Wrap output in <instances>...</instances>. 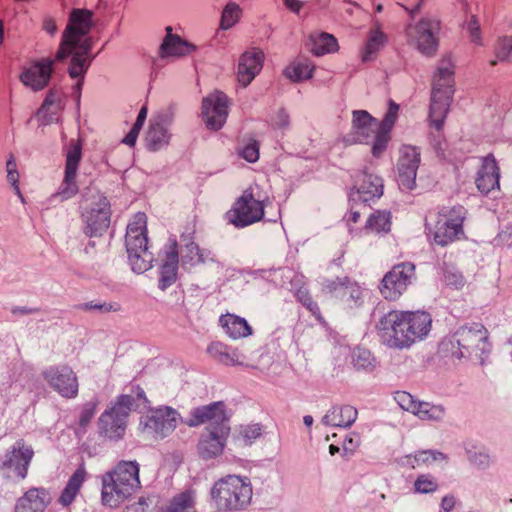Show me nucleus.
<instances>
[{"label": "nucleus", "instance_id": "obj_63", "mask_svg": "<svg viewBox=\"0 0 512 512\" xmlns=\"http://www.w3.org/2000/svg\"><path fill=\"white\" fill-rule=\"evenodd\" d=\"M207 353L219 361H222L224 355V345L221 342H213L208 346Z\"/></svg>", "mask_w": 512, "mask_h": 512}, {"label": "nucleus", "instance_id": "obj_54", "mask_svg": "<svg viewBox=\"0 0 512 512\" xmlns=\"http://www.w3.org/2000/svg\"><path fill=\"white\" fill-rule=\"evenodd\" d=\"M338 43L336 38L328 33H322L319 37V45L317 46V54H325L336 51Z\"/></svg>", "mask_w": 512, "mask_h": 512}, {"label": "nucleus", "instance_id": "obj_8", "mask_svg": "<svg viewBox=\"0 0 512 512\" xmlns=\"http://www.w3.org/2000/svg\"><path fill=\"white\" fill-rule=\"evenodd\" d=\"M466 209L462 205L443 206L439 209L430 233L435 244L445 247L465 237Z\"/></svg>", "mask_w": 512, "mask_h": 512}, {"label": "nucleus", "instance_id": "obj_37", "mask_svg": "<svg viewBox=\"0 0 512 512\" xmlns=\"http://www.w3.org/2000/svg\"><path fill=\"white\" fill-rule=\"evenodd\" d=\"M145 140L150 151H158L169 144L170 135L160 122L151 120Z\"/></svg>", "mask_w": 512, "mask_h": 512}, {"label": "nucleus", "instance_id": "obj_47", "mask_svg": "<svg viewBox=\"0 0 512 512\" xmlns=\"http://www.w3.org/2000/svg\"><path fill=\"white\" fill-rule=\"evenodd\" d=\"M439 485L437 480L431 474H420L414 482V492L419 494H428L437 491Z\"/></svg>", "mask_w": 512, "mask_h": 512}, {"label": "nucleus", "instance_id": "obj_46", "mask_svg": "<svg viewBox=\"0 0 512 512\" xmlns=\"http://www.w3.org/2000/svg\"><path fill=\"white\" fill-rule=\"evenodd\" d=\"M296 299L315 317L319 323L324 322L319 305L313 300L308 289L300 287L295 293Z\"/></svg>", "mask_w": 512, "mask_h": 512}, {"label": "nucleus", "instance_id": "obj_64", "mask_svg": "<svg viewBox=\"0 0 512 512\" xmlns=\"http://www.w3.org/2000/svg\"><path fill=\"white\" fill-rule=\"evenodd\" d=\"M149 504L145 498H140L137 502L126 506L124 512H146Z\"/></svg>", "mask_w": 512, "mask_h": 512}, {"label": "nucleus", "instance_id": "obj_41", "mask_svg": "<svg viewBox=\"0 0 512 512\" xmlns=\"http://www.w3.org/2000/svg\"><path fill=\"white\" fill-rule=\"evenodd\" d=\"M181 261L184 266H194L204 262L203 253L189 236H181Z\"/></svg>", "mask_w": 512, "mask_h": 512}, {"label": "nucleus", "instance_id": "obj_30", "mask_svg": "<svg viewBox=\"0 0 512 512\" xmlns=\"http://www.w3.org/2000/svg\"><path fill=\"white\" fill-rule=\"evenodd\" d=\"M224 428L210 429L199 442L198 451L203 459H211L220 455L223 451Z\"/></svg>", "mask_w": 512, "mask_h": 512}, {"label": "nucleus", "instance_id": "obj_12", "mask_svg": "<svg viewBox=\"0 0 512 512\" xmlns=\"http://www.w3.org/2000/svg\"><path fill=\"white\" fill-rule=\"evenodd\" d=\"M228 215L229 222L236 228L247 227L263 219V201L256 199L252 189L248 188L233 203Z\"/></svg>", "mask_w": 512, "mask_h": 512}, {"label": "nucleus", "instance_id": "obj_9", "mask_svg": "<svg viewBox=\"0 0 512 512\" xmlns=\"http://www.w3.org/2000/svg\"><path fill=\"white\" fill-rule=\"evenodd\" d=\"M415 278L414 263L410 261L397 263L384 274L378 286L379 292L385 300L395 302L408 290Z\"/></svg>", "mask_w": 512, "mask_h": 512}, {"label": "nucleus", "instance_id": "obj_48", "mask_svg": "<svg viewBox=\"0 0 512 512\" xmlns=\"http://www.w3.org/2000/svg\"><path fill=\"white\" fill-rule=\"evenodd\" d=\"M346 280H349L348 276L336 277L334 279H324L321 284L322 292L340 299L344 287L347 285Z\"/></svg>", "mask_w": 512, "mask_h": 512}, {"label": "nucleus", "instance_id": "obj_59", "mask_svg": "<svg viewBox=\"0 0 512 512\" xmlns=\"http://www.w3.org/2000/svg\"><path fill=\"white\" fill-rule=\"evenodd\" d=\"M396 400L402 409H404L406 411H410L412 413L415 410L417 401H415L409 393L398 392L396 395Z\"/></svg>", "mask_w": 512, "mask_h": 512}, {"label": "nucleus", "instance_id": "obj_5", "mask_svg": "<svg viewBox=\"0 0 512 512\" xmlns=\"http://www.w3.org/2000/svg\"><path fill=\"white\" fill-rule=\"evenodd\" d=\"M147 216L136 213L127 225L125 245L132 270L142 274L152 267L153 253L149 251L147 236Z\"/></svg>", "mask_w": 512, "mask_h": 512}, {"label": "nucleus", "instance_id": "obj_51", "mask_svg": "<svg viewBox=\"0 0 512 512\" xmlns=\"http://www.w3.org/2000/svg\"><path fill=\"white\" fill-rule=\"evenodd\" d=\"M260 144L256 140H251L247 143L239 152L240 157L245 159L249 163H255L259 159Z\"/></svg>", "mask_w": 512, "mask_h": 512}, {"label": "nucleus", "instance_id": "obj_25", "mask_svg": "<svg viewBox=\"0 0 512 512\" xmlns=\"http://www.w3.org/2000/svg\"><path fill=\"white\" fill-rule=\"evenodd\" d=\"M201 115L208 129H221L224 123V97L221 91L216 90L203 98Z\"/></svg>", "mask_w": 512, "mask_h": 512}, {"label": "nucleus", "instance_id": "obj_15", "mask_svg": "<svg viewBox=\"0 0 512 512\" xmlns=\"http://www.w3.org/2000/svg\"><path fill=\"white\" fill-rule=\"evenodd\" d=\"M82 159V143L80 140H71L66 153L65 172L62 183L53 197H59L61 200L72 198L78 193L76 183L77 172Z\"/></svg>", "mask_w": 512, "mask_h": 512}, {"label": "nucleus", "instance_id": "obj_19", "mask_svg": "<svg viewBox=\"0 0 512 512\" xmlns=\"http://www.w3.org/2000/svg\"><path fill=\"white\" fill-rule=\"evenodd\" d=\"M184 424L189 427H198L203 424H208V430L224 428L223 402L218 401L193 408L190 411L189 417L184 420Z\"/></svg>", "mask_w": 512, "mask_h": 512}, {"label": "nucleus", "instance_id": "obj_57", "mask_svg": "<svg viewBox=\"0 0 512 512\" xmlns=\"http://www.w3.org/2000/svg\"><path fill=\"white\" fill-rule=\"evenodd\" d=\"M444 282L448 286L460 288L465 284V278L459 271L445 270L443 273Z\"/></svg>", "mask_w": 512, "mask_h": 512}, {"label": "nucleus", "instance_id": "obj_10", "mask_svg": "<svg viewBox=\"0 0 512 512\" xmlns=\"http://www.w3.org/2000/svg\"><path fill=\"white\" fill-rule=\"evenodd\" d=\"M179 418L180 415L175 409L161 406L141 417L139 431L144 438L161 440L176 429Z\"/></svg>", "mask_w": 512, "mask_h": 512}, {"label": "nucleus", "instance_id": "obj_33", "mask_svg": "<svg viewBox=\"0 0 512 512\" xmlns=\"http://www.w3.org/2000/svg\"><path fill=\"white\" fill-rule=\"evenodd\" d=\"M387 35L381 30L380 24L375 23L370 29L367 41L362 52V60L364 62L371 61L374 56L385 46Z\"/></svg>", "mask_w": 512, "mask_h": 512}, {"label": "nucleus", "instance_id": "obj_34", "mask_svg": "<svg viewBox=\"0 0 512 512\" xmlns=\"http://www.w3.org/2000/svg\"><path fill=\"white\" fill-rule=\"evenodd\" d=\"M86 477V470L84 466H80L77 468V470L72 474V476L69 478L65 488L63 489L60 497H59V503L67 507L69 506L79 493Z\"/></svg>", "mask_w": 512, "mask_h": 512}, {"label": "nucleus", "instance_id": "obj_2", "mask_svg": "<svg viewBox=\"0 0 512 512\" xmlns=\"http://www.w3.org/2000/svg\"><path fill=\"white\" fill-rule=\"evenodd\" d=\"M454 68L451 57L444 56L439 60L433 76L428 116L429 126L433 130L429 132V143L438 154H443L446 149L443 127L455 92Z\"/></svg>", "mask_w": 512, "mask_h": 512}, {"label": "nucleus", "instance_id": "obj_53", "mask_svg": "<svg viewBox=\"0 0 512 512\" xmlns=\"http://www.w3.org/2000/svg\"><path fill=\"white\" fill-rule=\"evenodd\" d=\"M360 443H361V439H360V435L358 433H356V432L349 433L343 441L342 456L346 457V456L353 455L356 452V450L358 449V447L360 446Z\"/></svg>", "mask_w": 512, "mask_h": 512}, {"label": "nucleus", "instance_id": "obj_42", "mask_svg": "<svg viewBox=\"0 0 512 512\" xmlns=\"http://www.w3.org/2000/svg\"><path fill=\"white\" fill-rule=\"evenodd\" d=\"M264 432V426L260 423L239 425L232 433V438L243 445H251L259 439Z\"/></svg>", "mask_w": 512, "mask_h": 512}, {"label": "nucleus", "instance_id": "obj_23", "mask_svg": "<svg viewBox=\"0 0 512 512\" xmlns=\"http://www.w3.org/2000/svg\"><path fill=\"white\" fill-rule=\"evenodd\" d=\"M264 53L258 48L244 52L240 58L237 68V80L243 87H247L260 73L264 62Z\"/></svg>", "mask_w": 512, "mask_h": 512}, {"label": "nucleus", "instance_id": "obj_27", "mask_svg": "<svg viewBox=\"0 0 512 512\" xmlns=\"http://www.w3.org/2000/svg\"><path fill=\"white\" fill-rule=\"evenodd\" d=\"M166 32L167 34L159 48V56L161 58L169 56H185L195 51V45L183 40L176 34H172V28L170 26L166 27Z\"/></svg>", "mask_w": 512, "mask_h": 512}, {"label": "nucleus", "instance_id": "obj_38", "mask_svg": "<svg viewBox=\"0 0 512 512\" xmlns=\"http://www.w3.org/2000/svg\"><path fill=\"white\" fill-rule=\"evenodd\" d=\"M392 215L387 210H375L367 219L364 230L376 234L385 235L391 230Z\"/></svg>", "mask_w": 512, "mask_h": 512}, {"label": "nucleus", "instance_id": "obj_52", "mask_svg": "<svg viewBox=\"0 0 512 512\" xmlns=\"http://www.w3.org/2000/svg\"><path fill=\"white\" fill-rule=\"evenodd\" d=\"M99 401L97 399L90 400L86 402L81 410L79 417V425L81 427H86L92 418L94 417Z\"/></svg>", "mask_w": 512, "mask_h": 512}, {"label": "nucleus", "instance_id": "obj_6", "mask_svg": "<svg viewBox=\"0 0 512 512\" xmlns=\"http://www.w3.org/2000/svg\"><path fill=\"white\" fill-rule=\"evenodd\" d=\"M488 340V330L481 323H471L460 326L447 335L440 344L441 349L451 357L470 358L474 353L483 351Z\"/></svg>", "mask_w": 512, "mask_h": 512}, {"label": "nucleus", "instance_id": "obj_56", "mask_svg": "<svg viewBox=\"0 0 512 512\" xmlns=\"http://www.w3.org/2000/svg\"><path fill=\"white\" fill-rule=\"evenodd\" d=\"M466 28L469 33L471 41L478 45H482L480 23L475 15H472L470 17L469 21L467 22Z\"/></svg>", "mask_w": 512, "mask_h": 512}, {"label": "nucleus", "instance_id": "obj_44", "mask_svg": "<svg viewBox=\"0 0 512 512\" xmlns=\"http://www.w3.org/2000/svg\"><path fill=\"white\" fill-rule=\"evenodd\" d=\"M493 51L496 59L490 61V66H496L498 62L512 64V36L498 38Z\"/></svg>", "mask_w": 512, "mask_h": 512}, {"label": "nucleus", "instance_id": "obj_28", "mask_svg": "<svg viewBox=\"0 0 512 512\" xmlns=\"http://www.w3.org/2000/svg\"><path fill=\"white\" fill-rule=\"evenodd\" d=\"M358 417V410L351 405H334L323 417L325 425L349 428Z\"/></svg>", "mask_w": 512, "mask_h": 512}, {"label": "nucleus", "instance_id": "obj_39", "mask_svg": "<svg viewBox=\"0 0 512 512\" xmlns=\"http://www.w3.org/2000/svg\"><path fill=\"white\" fill-rule=\"evenodd\" d=\"M253 328L245 318L226 312V334L232 339H242L253 335Z\"/></svg>", "mask_w": 512, "mask_h": 512}, {"label": "nucleus", "instance_id": "obj_29", "mask_svg": "<svg viewBox=\"0 0 512 512\" xmlns=\"http://www.w3.org/2000/svg\"><path fill=\"white\" fill-rule=\"evenodd\" d=\"M46 491L39 488L29 489L19 498L15 512H44L47 506Z\"/></svg>", "mask_w": 512, "mask_h": 512}, {"label": "nucleus", "instance_id": "obj_26", "mask_svg": "<svg viewBox=\"0 0 512 512\" xmlns=\"http://www.w3.org/2000/svg\"><path fill=\"white\" fill-rule=\"evenodd\" d=\"M407 312V330L409 336L405 340V348H410L414 343L427 337L432 328V316L430 313L422 310Z\"/></svg>", "mask_w": 512, "mask_h": 512}, {"label": "nucleus", "instance_id": "obj_17", "mask_svg": "<svg viewBox=\"0 0 512 512\" xmlns=\"http://www.w3.org/2000/svg\"><path fill=\"white\" fill-rule=\"evenodd\" d=\"M252 494L249 478L237 475L226 476V510L245 509L251 502Z\"/></svg>", "mask_w": 512, "mask_h": 512}, {"label": "nucleus", "instance_id": "obj_60", "mask_svg": "<svg viewBox=\"0 0 512 512\" xmlns=\"http://www.w3.org/2000/svg\"><path fill=\"white\" fill-rule=\"evenodd\" d=\"M290 125V116L285 108H280L273 119V126L277 129H287Z\"/></svg>", "mask_w": 512, "mask_h": 512}, {"label": "nucleus", "instance_id": "obj_50", "mask_svg": "<svg viewBox=\"0 0 512 512\" xmlns=\"http://www.w3.org/2000/svg\"><path fill=\"white\" fill-rule=\"evenodd\" d=\"M373 362L374 358L372 357L370 351L362 348H356L353 350L352 364L356 369H371L374 366Z\"/></svg>", "mask_w": 512, "mask_h": 512}, {"label": "nucleus", "instance_id": "obj_22", "mask_svg": "<svg viewBox=\"0 0 512 512\" xmlns=\"http://www.w3.org/2000/svg\"><path fill=\"white\" fill-rule=\"evenodd\" d=\"M475 185L483 195L500 189V167L492 153L482 158L475 177Z\"/></svg>", "mask_w": 512, "mask_h": 512}, {"label": "nucleus", "instance_id": "obj_32", "mask_svg": "<svg viewBox=\"0 0 512 512\" xmlns=\"http://www.w3.org/2000/svg\"><path fill=\"white\" fill-rule=\"evenodd\" d=\"M147 403L148 399L144 390L140 386H135L132 387L130 393L117 397L116 402L112 406L118 411L124 412L128 417L131 411L137 410Z\"/></svg>", "mask_w": 512, "mask_h": 512}, {"label": "nucleus", "instance_id": "obj_40", "mask_svg": "<svg viewBox=\"0 0 512 512\" xmlns=\"http://www.w3.org/2000/svg\"><path fill=\"white\" fill-rule=\"evenodd\" d=\"M446 459V455L437 450H421L414 455H406L403 465L415 469L421 465H430L438 460Z\"/></svg>", "mask_w": 512, "mask_h": 512}, {"label": "nucleus", "instance_id": "obj_18", "mask_svg": "<svg viewBox=\"0 0 512 512\" xmlns=\"http://www.w3.org/2000/svg\"><path fill=\"white\" fill-rule=\"evenodd\" d=\"M353 190L357 199L367 203L379 199L383 195V180L376 174L369 171L367 167L357 170L352 175Z\"/></svg>", "mask_w": 512, "mask_h": 512}, {"label": "nucleus", "instance_id": "obj_58", "mask_svg": "<svg viewBox=\"0 0 512 512\" xmlns=\"http://www.w3.org/2000/svg\"><path fill=\"white\" fill-rule=\"evenodd\" d=\"M245 355L239 352L237 349L228 348L226 346V364L246 366L248 365L245 362Z\"/></svg>", "mask_w": 512, "mask_h": 512}, {"label": "nucleus", "instance_id": "obj_31", "mask_svg": "<svg viewBox=\"0 0 512 512\" xmlns=\"http://www.w3.org/2000/svg\"><path fill=\"white\" fill-rule=\"evenodd\" d=\"M179 263L177 244L174 242L166 254V259L160 267L159 288L165 290L176 281Z\"/></svg>", "mask_w": 512, "mask_h": 512}, {"label": "nucleus", "instance_id": "obj_36", "mask_svg": "<svg viewBox=\"0 0 512 512\" xmlns=\"http://www.w3.org/2000/svg\"><path fill=\"white\" fill-rule=\"evenodd\" d=\"M315 66L307 58H297L285 69L284 75L293 82H302L312 78Z\"/></svg>", "mask_w": 512, "mask_h": 512}, {"label": "nucleus", "instance_id": "obj_13", "mask_svg": "<svg viewBox=\"0 0 512 512\" xmlns=\"http://www.w3.org/2000/svg\"><path fill=\"white\" fill-rule=\"evenodd\" d=\"M41 374L48 386L61 397L74 399L78 396V377L70 366L52 365L45 368Z\"/></svg>", "mask_w": 512, "mask_h": 512}, {"label": "nucleus", "instance_id": "obj_55", "mask_svg": "<svg viewBox=\"0 0 512 512\" xmlns=\"http://www.w3.org/2000/svg\"><path fill=\"white\" fill-rule=\"evenodd\" d=\"M242 14V9L238 4H226V30L236 25L240 21Z\"/></svg>", "mask_w": 512, "mask_h": 512}, {"label": "nucleus", "instance_id": "obj_61", "mask_svg": "<svg viewBox=\"0 0 512 512\" xmlns=\"http://www.w3.org/2000/svg\"><path fill=\"white\" fill-rule=\"evenodd\" d=\"M224 490V479L220 478L218 481L215 482L214 486L211 489V499L214 501L217 509L221 508V501H222V491Z\"/></svg>", "mask_w": 512, "mask_h": 512}, {"label": "nucleus", "instance_id": "obj_7", "mask_svg": "<svg viewBox=\"0 0 512 512\" xmlns=\"http://www.w3.org/2000/svg\"><path fill=\"white\" fill-rule=\"evenodd\" d=\"M442 22L436 16L425 15L405 26L407 43L425 57H434L439 49Z\"/></svg>", "mask_w": 512, "mask_h": 512}, {"label": "nucleus", "instance_id": "obj_20", "mask_svg": "<svg viewBox=\"0 0 512 512\" xmlns=\"http://www.w3.org/2000/svg\"><path fill=\"white\" fill-rule=\"evenodd\" d=\"M33 456L32 447L20 439L7 451L2 466L4 469L13 471L18 478L24 479Z\"/></svg>", "mask_w": 512, "mask_h": 512}, {"label": "nucleus", "instance_id": "obj_43", "mask_svg": "<svg viewBox=\"0 0 512 512\" xmlns=\"http://www.w3.org/2000/svg\"><path fill=\"white\" fill-rule=\"evenodd\" d=\"M194 505L195 493L186 490L174 496L163 512H196Z\"/></svg>", "mask_w": 512, "mask_h": 512}, {"label": "nucleus", "instance_id": "obj_24", "mask_svg": "<svg viewBox=\"0 0 512 512\" xmlns=\"http://www.w3.org/2000/svg\"><path fill=\"white\" fill-rule=\"evenodd\" d=\"M128 417L124 412L118 411L113 406L107 408L99 417L98 428L102 435L110 440L123 438Z\"/></svg>", "mask_w": 512, "mask_h": 512}, {"label": "nucleus", "instance_id": "obj_14", "mask_svg": "<svg viewBox=\"0 0 512 512\" xmlns=\"http://www.w3.org/2000/svg\"><path fill=\"white\" fill-rule=\"evenodd\" d=\"M110 203L105 196L98 195L96 200L84 208L82 220L84 233L89 237L101 236L110 225Z\"/></svg>", "mask_w": 512, "mask_h": 512}, {"label": "nucleus", "instance_id": "obj_49", "mask_svg": "<svg viewBox=\"0 0 512 512\" xmlns=\"http://www.w3.org/2000/svg\"><path fill=\"white\" fill-rule=\"evenodd\" d=\"M78 310L81 311H91L95 310L100 313H109V312H119L121 310V305L117 302H86L81 303L76 306Z\"/></svg>", "mask_w": 512, "mask_h": 512}, {"label": "nucleus", "instance_id": "obj_35", "mask_svg": "<svg viewBox=\"0 0 512 512\" xmlns=\"http://www.w3.org/2000/svg\"><path fill=\"white\" fill-rule=\"evenodd\" d=\"M347 285L344 287L340 297L345 306L349 309L361 308L365 303L366 290L357 281L346 280Z\"/></svg>", "mask_w": 512, "mask_h": 512}, {"label": "nucleus", "instance_id": "obj_62", "mask_svg": "<svg viewBox=\"0 0 512 512\" xmlns=\"http://www.w3.org/2000/svg\"><path fill=\"white\" fill-rule=\"evenodd\" d=\"M7 180L12 185L15 194L19 197L22 203L25 202L24 196L22 195L19 187V172L18 171H12L10 173H7Z\"/></svg>", "mask_w": 512, "mask_h": 512}, {"label": "nucleus", "instance_id": "obj_11", "mask_svg": "<svg viewBox=\"0 0 512 512\" xmlns=\"http://www.w3.org/2000/svg\"><path fill=\"white\" fill-rule=\"evenodd\" d=\"M406 316V310L393 309L379 318L375 329L387 346L398 349L405 348V340L403 338L409 336Z\"/></svg>", "mask_w": 512, "mask_h": 512}, {"label": "nucleus", "instance_id": "obj_3", "mask_svg": "<svg viewBox=\"0 0 512 512\" xmlns=\"http://www.w3.org/2000/svg\"><path fill=\"white\" fill-rule=\"evenodd\" d=\"M399 105L389 101L388 110L381 121H378L366 110H353L351 130L347 141L356 144H368L372 142L371 153L379 158L387 149L391 140V131L398 118Z\"/></svg>", "mask_w": 512, "mask_h": 512}, {"label": "nucleus", "instance_id": "obj_45", "mask_svg": "<svg viewBox=\"0 0 512 512\" xmlns=\"http://www.w3.org/2000/svg\"><path fill=\"white\" fill-rule=\"evenodd\" d=\"M444 408L427 402H417L413 414L422 420L439 421L444 417Z\"/></svg>", "mask_w": 512, "mask_h": 512}, {"label": "nucleus", "instance_id": "obj_21", "mask_svg": "<svg viewBox=\"0 0 512 512\" xmlns=\"http://www.w3.org/2000/svg\"><path fill=\"white\" fill-rule=\"evenodd\" d=\"M55 61L56 58H43L34 62L21 73V82L33 91L43 90L51 79Z\"/></svg>", "mask_w": 512, "mask_h": 512}, {"label": "nucleus", "instance_id": "obj_16", "mask_svg": "<svg viewBox=\"0 0 512 512\" xmlns=\"http://www.w3.org/2000/svg\"><path fill=\"white\" fill-rule=\"evenodd\" d=\"M421 162L420 149L403 145L397 162V182L402 191L409 192L416 187V175Z\"/></svg>", "mask_w": 512, "mask_h": 512}, {"label": "nucleus", "instance_id": "obj_4", "mask_svg": "<svg viewBox=\"0 0 512 512\" xmlns=\"http://www.w3.org/2000/svg\"><path fill=\"white\" fill-rule=\"evenodd\" d=\"M139 464L120 461L112 471L102 477V503L117 507L140 488Z\"/></svg>", "mask_w": 512, "mask_h": 512}, {"label": "nucleus", "instance_id": "obj_1", "mask_svg": "<svg viewBox=\"0 0 512 512\" xmlns=\"http://www.w3.org/2000/svg\"><path fill=\"white\" fill-rule=\"evenodd\" d=\"M93 12L87 9L74 8L71 10L68 23L62 34L55 58L64 61L71 56L68 74L71 78L82 76L87 72L93 57L89 54L93 41L88 36L93 27Z\"/></svg>", "mask_w": 512, "mask_h": 512}]
</instances>
